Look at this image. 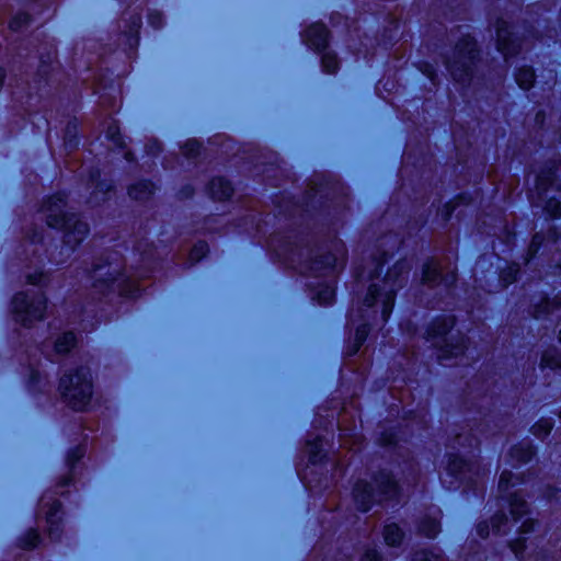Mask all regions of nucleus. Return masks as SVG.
Here are the masks:
<instances>
[{"instance_id": "30", "label": "nucleus", "mask_w": 561, "mask_h": 561, "mask_svg": "<svg viewBox=\"0 0 561 561\" xmlns=\"http://www.w3.org/2000/svg\"><path fill=\"white\" fill-rule=\"evenodd\" d=\"M335 291L332 286H327L324 289L318 293L317 299L321 305H330L334 300Z\"/></svg>"}, {"instance_id": "38", "label": "nucleus", "mask_w": 561, "mask_h": 561, "mask_svg": "<svg viewBox=\"0 0 561 561\" xmlns=\"http://www.w3.org/2000/svg\"><path fill=\"white\" fill-rule=\"evenodd\" d=\"M525 539L519 538L511 543V548L517 558H523V551L525 549Z\"/></svg>"}, {"instance_id": "19", "label": "nucleus", "mask_w": 561, "mask_h": 561, "mask_svg": "<svg viewBox=\"0 0 561 561\" xmlns=\"http://www.w3.org/2000/svg\"><path fill=\"white\" fill-rule=\"evenodd\" d=\"M534 80L535 75L531 68L523 67L517 70L516 82L522 89L528 90L529 88H531Z\"/></svg>"}, {"instance_id": "32", "label": "nucleus", "mask_w": 561, "mask_h": 561, "mask_svg": "<svg viewBox=\"0 0 561 561\" xmlns=\"http://www.w3.org/2000/svg\"><path fill=\"white\" fill-rule=\"evenodd\" d=\"M367 332H368V330L366 328V324L357 328L356 336H355V347L353 350V353H356L358 351V348L360 347V345L363 344V342L365 341V339L367 336Z\"/></svg>"}, {"instance_id": "5", "label": "nucleus", "mask_w": 561, "mask_h": 561, "mask_svg": "<svg viewBox=\"0 0 561 561\" xmlns=\"http://www.w3.org/2000/svg\"><path fill=\"white\" fill-rule=\"evenodd\" d=\"M12 306L18 321L30 325L33 321L43 318L46 299L42 294L33 291L19 293L14 296Z\"/></svg>"}, {"instance_id": "7", "label": "nucleus", "mask_w": 561, "mask_h": 561, "mask_svg": "<svg viewBox=\"0 0 561 561\" xmlns=\"http://www.w3.org/2000/svg\"><path fill=\"white\" fill-rule=\"evenodd\" d=\"M91 279L93 280L92 287L101 294L106 291H118L125 294L126 290L123 287L124 278L119 273L118 267L112 265H99L92 274Z\"/></svg>"}, {"instance_id": "48", "label": "nucleus", "mask_w": 561, "mask_h": 561, "mask_svg": "<svg viewBox=\"0 0 561 561\" xmlns=\"http://www.w3.org/2000/svg\"><path fill=\"white\" fill-rule=\"evenodd\" d=\"M69 481H70V478H65V479L62 480V484H67Z\"/></svg>"}, {"instance_id": "35", "label": "nucleus", "mask_w": 561, "mask_h": 561, "mask_svg": "<svg viewBox=\"0 0 561 561\" xmlns=\"http://www.w3.org/2000/svg\"><path fill=\"white\" fill-rule=\"evenodd\" d=\"M413 561H440V557L433 551L417 552Z\"/></svg>"}, {"instance_id": "21", "label": "nucleus", "mask_w": 561, "mask_h": 561, "mask_svg": "<svg viewBox=\"0 0 561 561\" xmlns=\"http://www.w3.org/2000/svg\"><path fill=\"white\" fill-rule=\"evenodd\" d=\"M561 305V301L558 298H553L552 300L542 299L540 304L535 306V317L542 318L550 313L553 309H557Z\"/></svg>"}, {"instance_id": "15", "label": "nucleus", "mask_w": 561, "mask_h": 561, "mask_svg": "<svg viewBox=\"0 0 561 561\" xmlns=\"http://www.w3.org/2000/svg\"><path fill=\"white\" fill-rule=\"evenodd\" d=\"M60 510V504L57 501L49 502L46 496H44L41 501V511L45 512L46 520L48 524L54 525L58 518L56 517L57 513Z\"/></svg>"}, {"instance_id": "29", "label": "nucleus", "mask_w": 561, "mask_h": 561, "mask_svg": "<svg viewBox=\"0 0 561 561\" xmlns=\"http://www.w3.org/2000/svg\"><path fill=\"white\" fill-rule=\"evenodd\" d=\"M208 251V245L205 243V242H198L196 243L191 252H190V260L192 262H197L199 261L203 256L206 255Z\"/></svg>"}, {"instance_id": "4", "label": "nucleus", "mask_w": 561, "mask_h": 561, "mask_svg": "<svg viewBox=\"0 0 561 561\" xmlns=\"http://www.w3.org/2000/svg\"><path fill=\"white\" fill-rule=\"evenodd\" d=\"M453 324L451 319L443 318L433 322L427 330L426 340L430 341L433 346L439 348V358L442 359L458 357L462 355L466 350L465 339L462 336H447Z\"/></svg>"}, {"instance_id": "20", "label": "nucleus", "mask_w": 561, "mask_h": 561, "mask_svg": "<svg viewBox=\"0 0 561 561\" xmlns=\"http://www.w3.org/2000/svg\"><path fill=\"white\" fill-rule=\"evenodd\" d=\"M533 455V447L527 443L514 447L511 451L512 458L518 462H528Z\"/></svg>"}, {"instance_id": "17", "label": "nucleus", "mask_w": 561, "mask_h": 561, "mask_svg": "<svg viewBox=\"0 0 561 561\" xmlns=\"http://www.w3.org/2000/svg\"><path fill=\"white\" fill-rule=\"evenodd\" d=\"M153 192V185L150 182H139L129 188L130 197L135 199H145Z\"/></svg>"}, {"instance_id": "14", "label": "nucleus", "mask_w": 561, "mask_h": 561, "mask_svg": "<svg viewBox=\"0 0 561 561\" xmlns=\"http://www.w3.org/2000/svg\"><path fill=\"white\" fill-rule=\"evenodd\" d=\"M510 511L512 520L517 522L528 512L527 503L517 494H514L510 501Z\"/></svg>"}, {"instance_id": "28", "label": "nucleus", "mask_w": 561, "mask_h": 561, "mask_svg": "<svg viewBox=\"0 0 561 561\" xmlns=\"http://www.w3.org/2000/svg\"><path fill=\"white\" fill-rule=\"evenodd\" d=\"M554 178L556 174L551 169L547 172H542L537 179V188L539 191H547V187L552 184Z\"/></svg>"}, {"instance_id": "24", "label": "nucleus", "mask_w": 561, "mask_h": 561, "mask_svg": "<svg viewBox=\"0 0 561 561\" xmlns=\"http://www.w3.org/2000/svg\"><path fill=\"white\" fill-rule=\"evenodd\" d=\"M322 68L327 73H335L339 69V59L332 51L322 55Z\"/></svg>"}, {"instance_id": "22", "label": "nucleus", "mask_w": 561, "mask_h": 561, "mask_svg": "<svg viewBox=\"0 0 561 561\" xmlns=\"http://www.w3.org/2000/svg\"><path fill=\"white\" fill-rule=\"evenodd\" d=\"M402 536L401 529L396 524H390L385 527L383 537L387 545L396 546L400 543Z\"/></svg>"}, {"instance_id": "44", "label": "nucleus", "mask_w": 561, "mask_h": 561, "mask_svg": "<svg viewBox=\"0 0 561 561\" xmlns=\"http://www.w3.org/2000/svg\"><path fill=\"white\" fill-rule=\"evenodd\" d=\"M362 561H379V556L375 550H368L364 554Z\"/></svg>"}, {"instance_id": "49", "label": "nucleus", "mask_w": 561, "mask_h": 561, "mask_svg": "<svg viewBox=\"0 0 561 561\" xmlns=\"http://www.w3.org/2000/svg\"><path fill=\"white\" fill-rule=\"evenodd\" d=\"M461 439H462V437H461V436L457 437V442H458V444H461Z\"/></svg>"}, {"instance_id": "47", "label": "nucleus", "mask_w": 561, "mask_h": 561, "mask_svg": "<svg viewBox=\"0 0 561 561\" xmlns=\"http://www.w3.org/2000/svg\"><path fill=\"white\" fill-rule=\"evenodd\" d=\"M540 243V237L535 236L531 242V248L537 247Z\"/></svg>"}, {"instance_id": "34", "label": "nucleus", "mask_w": 561, "mask_h": 561, "mask_svg": "<svg viewBox=\"0 0 561 561\" xmlns=\"http://www.w3.org/2000/svg\"><path fill=\"white\" fill-rule=\"evenodd\" d=\"M28 15L26 13L16 14L10 22L12 30H19L28 22Z\"/></svg>"}, {"instance_id": "6", "label": "nucleus", "mask_w": 561, "mask_h": 561, "mask_svg": "<svg viewBox=\"0 0 561 561\" xmlns=\"http://www.w3.org/2000/svg\"><path fill=\"white\" fill-rule=\"evenodd\" d=\"M474 58L476 42L471 36H465L456 46L453 60L447 61V67L451 76L458 81L463 80Z\"/></svg>"}, {"instance_id": "50", "label": "nucleus", "mask_w": 561, "mask_h": 561, "mask_svg": "<svg viewBox=\"0 0 561 561\" xmlns=\"http://www.w3.org/2000/svg\"><path fill=\"white\" fill-rule=\"evenodd\" d=\"M559 341L561 342V330H560V333H559Z\"/></svg>"}, {"instance_id": "31", "label": "nucleus", "mask_w": 561, "mask_h": 561, "mask_svg": "<svg viewBox=\"0 0 561 561\" xmlns=\"http://www.w3.org/2000/svg\"><path fill=\"white\" fill-rule=\"evenodd\" d=\"M469 465L459 457H455L448 462V470L451 474H457L466 470Z\"/></svg>"}, {"instance_id": "40", "label": "nucleus", "mask_w": 561, "mask_h": 561, "mask_svg": "<svg viewBox=\"0 0 561 561\" xmlns=\"http://www.w3.org/2000/svg\"><path fill=\"white\" fill-rule=\"evenodd\" d=\"M106 134H107V137L113 139V141L116 145H121L122 144L121 138H119L118 128L116 126H110L107 131H106Z\"/></svg>"}, {"instance_id": "3", "label": "nucleus", "mask_w": 561, "mask_h": 561, "mask_svg": "<svg viewBox=\"0 0 561 561\" xmlns=\"http://www.w3.org/2000/svg\"><path fill=\"white\" fill-rule=\"evenodd\" d=\"M64 400L75 410H83L92 397L91 374L87 368H79L73 374H65L59 382Z\"/></svg>"}, {"instance_id": "12", "label": "nucleus", "mask_w": 561, "mask_h": 561, "mask_svg": "<svg viewBox=\"0 0 561 561\" xmlns=\"http://www.w3.org/2000/svg\"><path fill=\"white\" fill-rule=\"evenodd\" d=\"M209 192L213 198L222 201L231 196L232 186L227 180L216 178L209 183Z\"/></svg>"}, {"instance_id": "27", "label": "nucleus", "mask_w": 561, "mask_h": 561, "mask_svg": "<svg viewBox=\"0 0 561 561\" xmlns=\"http://www.w3.org/2000/svg\"><path fill=\"white\" fill-rule=\"evenodd\" d=\"M552 427L553 424L550 420L542 419L533 426V433L538 437H545L551 432Z\"/></svg>"}, {"instance_id": "42", "label": "nucleus", "mask_w": 561, "mask_h": 561, "mask_svg": "<svg viewBox=\"0 0 561 561\" xmlns=\"http://www.w3.org/2000/svg\"><path fill=\"white\" fill-rule=\"evenodd\" d=\"M517 272H518V268H517L516 265L510 266V268H508L510 279L506 278L505 274L502 275V278L505 282V285H507L508 283H511V282H513L515 279V276H516Z\"/></svg>"}, {"instance_id": "41", "label": "nucleus", "mask_w": 561, "mask_h": 561, "mask_svg": "<svg viewBox=\"0 0 561 561\" xmlns=\"http://www.w3.org/2000/svg\"><path fill=\"white\" fill-rule=\"evenodd\" d=\"M535 526V522L533 519H525L522 524V526L519 527V531L520 534H528L533 530Z\"/></svg>"}, {"instance_id": "16", "label": "nucleus", "mask_w": 561, "mask_h": 561, "mask_svg": "<svg viewBox=\"0 0 561 561\" xmlns=\"http://www.w3.org/2000/svg\"><path fill=\"white\" fill-rule=\"evenodd\" d=\"M442 277L440 265L436 261H430L424 265L423 270V282L424 283H434Z\"/></svg>"}, {"instance_id": "18", "label": "nucleus", "mask_w": 561, "mask_h": 561, "mask_svg": "<svg viewBox=\"0 0 561 561\" xmlns=\"http://www.w3.org/2000/svg\"><path fill=\"white\" fill-rule=\"evenodd\" d=\"M75 342V334L72 332H66L56 340L55 352L57 354H66L73 347Z\"/></svg>"}, {"instance_id": "23", "label": "nucleus", "mask_w": 561, "mask_h": 561, "mask_svg": "<svg viewBox=\"0 0 561 561\" xmlns=\"http://www.w3.org/2000/svg\"><path fill=\"white\" fill-rule=\"evenodd\" d=\"M541 366L561 369V354L557 350H549L543 353Z\"/></svg>"}, {"instance_id": "13", "label": "nucleus", "mask_w": 561, "mask_h": 561, "mask_svg": "<svg viewBox=\"0 0 561 561\" xmlns=\"http://www.w3.org/2000/svg\"><path fill=\"white\" fill-rule=\"evenodd\" d=\"M376 486L378 491L385 495L386 499L393 496L397 492V483L389 473L382 472L376 479Z\"/></svg>"}, {"instance_id": "2", "label": "nucleus", "mask_w": 561, "mask_h": 561, "mask_svg": "<svg viewBox=\"0 0 561 561\" xmlns=\"http://www.w3.org/2000/svg\"><path fill=\"white\" fill-rule=\"evenodd\" d=\"M66 203L62 194L51 196L43 206V213L47 225L53 228L65 231L64 242L68 250H73L89 232L88 225L75 215H69L66 210Z\"/></svg>"}, {"instance_id": "26", "label": "nucleus", "mask_w": 561, "mask_h": 561, "mask_svg": "<svg viewBox=\"0 0 561 561\" xmlns=\"http://www.w3.org/2000/svg\"><path fill=\"white\" fill-rule=\"evenodd\" d=\"M511 519L504 514L495 515L492 520V531L495 534H505L510 528Z\"/></svg>"}, {"instance_id": "43", "label": "nucleus", "mask_w": 561, "mask_h": 561, "mask_svg": "<svg viewBox=\"0 0 561 561\" xmlns=\"http://www.w3.org/2000/svg\"><path fill=\"white\" fill-rule=\"evenodd\" d=\"M43 277H44L43 273L30 274V275H27V282L33 285H38L42 283Z\"/></svg>"}, {"instance_id": "9", "label": "nucleus", "mask_w": 561, "mask_h": 561, "mask_svg": "<svg viewBox=\"0 0 561 561\" xmlns=\"http://www.w3.org/2000/svg\"><path fill=\"white\" fill-rule=\"evenodd\" d=\"M329 39V32L321 23H316L309 26L305 32L306 43L316 50H321L327 47Z\"/></svg>"}, {"instance_id": "8", "label": "nucleus", "mask_w": 561, "mask_h": 561, "mask_svg": "<svg viewBox=\"0 0 561 561\" xmlns=\"http://www.w3.org/2000/svg\"><path fill=\"white\" fill-rule=\"evenodd\" d=\"M511 35L507 23L503 20H499L496 22L497 49L505 58L515 54L518 48V44L514 39H511Z\"/></svg>"}, {"instance_id": "46", "label": "nucleus", "mask_w": 561, "mask_h": 561, "mask_svg": "<svg viewBox=\"0 0 561 561\" xmlns=\"http://www.w3.org/2000/svg\"><path fill=\"white\" fill-rule=\"evenodd\" d=\"M82 455H83L82 450L78 449L73 453V459H72V456L69 457V461L73 462L75 460L80 459L82 457Z\"/></svg>"}, {"instance_id": "1", "label": "nucleus", "mask_w": 561, "mask_h": 561, "mask_svg": "<svg viewBox=\"0 0 561 561\" xmlns=\"http://www.w3.org/2000/svg\"><path fill=\"white\" fill-rule=\"evenodd\" d=\"M410 270L411 266L407 261L398 262L380 280L381 284H371L363 300V307L352 311V320L364 318V312H368L369 317L380 312L381 321L386 322L392 311L396 290L405 283Z\"/></svg>"}, {"instance_id": "11", "label": "nucleus", "mask_w": 561, "mask_h": 561, "mask_svg": "<svg viewBox=\"0 0 561 561\" xmlns=\"http://www.w3.org/2000/svg\"><path fill=\"white\" fill-rule=\"evenodd\" d=\"M354 496L362 511H368L370 502L375 499V492L367 482H358L354 488Z\"/></svg>"}, {"instance_id": "45", "label": "nucleus", "mask_w": 561, "mask_h": 561, "mask_svg": "<svg viewBox=\"0 0 561 561\" xmlns=\"http://www.w3.org/2000/svg\"><path fill=\"white\" fill-rule=\"evenodd\" d=\"M477 529L478 534L483 538L488 537L490 534L489 525L486 523L479 524Z\"/></svg>"}, {"instance_id": "25", "label": "nucleus", "mask_w": 561, "mask_h": 561, "mask_svg": "<svg viewBox=\"0 0 561 561\" xmlns=\"http://www.w3.org/2000/svg\"><path fill=\"white\" fill-rule=\"evenodd\" d=\"M420 530L428 538H434L439 533V523L436 518L430 517L422 522Z\"/></svg>"}, {"instance_id": "33", "label": "nucleus", "mask_w": 561, "mask_h": 561, "mask_svg": "<svg viewBox=\"0 0 561 561\" xmlns=\"http://www.w3.org/2000/svg\"><path fill=\"white\" fill-rule=\"evenodd\" d=\"M38 540H39V535L37 534V531L36 530H30L25 535V538L23 539V546L26 549L34 548L37 545Z\"/></svg>"}, {"instance_id": "39", "label": "nucleus", "mask_w": 561, "mask_h": 561, "mask_svg": "<svg viewBox=\"0 0 561 561\" xmlns=\"http://www.w3.org/2000/svg\"><path fill=\"white\" fill-rule=\"evenodd\" d=\"M199 151V145L196 141H188L184 146V152L188 156H194Z\"/></svg>"}, {"instance_id": "37", "label": "nucleus", "mask_w": 561, "mask_h": 561, "mask_svg": "<svg viewBox=\"0 0 561 561\" xmlns=\"http://www.w3.org/2000/svg\"><path fill=\"white\" fill-rule=\"evenodd\" d=\"M546 210L550 214L552 217H558L561 215V204L560 202H556L553 199H550L546 205Z\"/></svg>"}, {"instance_id": "36", "label": "nucleus", "mask_w": 561, "mask_h": 561, "mask_svg": "<svg viewBox=\"0 0 561 561\" xmlns=\"http://www.w3.org/2000/svg\"><path fill=\"white\" fill-rule=\"evenodd\" d=\"M514 479V474L510 471H503L500 476L499 481V489L501 491H505L508 489V485L512 483V480Z\"/></svg>"}, {"instance_id": "10", "label": "nucleus", "mask_w": 561, "mask_h": 561, "mask_svg": "<svg viewBox=\"0 0 561 561\" xmlns=\"http://www.w3.org/2000/svg\"><path fill=\"white\" fill-rule=\"evenodd\" d=\"M344 262V250L343 248L341 247L340 249H337V253L336 254H328V255H324L322 256L320 260L316 261L313 263V270L314 271H319L320 268H325L327 270V274H330V273H334L337 268V266L340 264H342Z\"/></svg>"}]
</instances>
